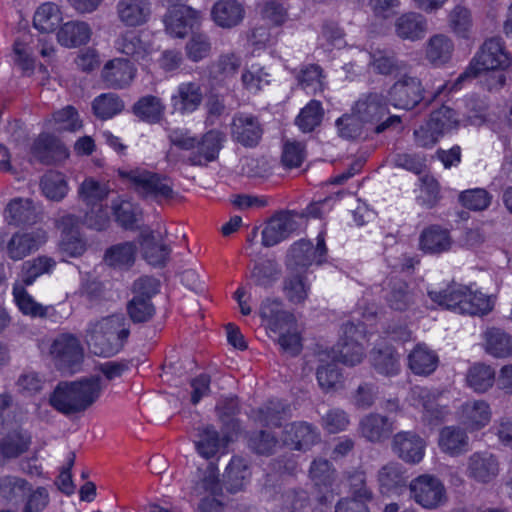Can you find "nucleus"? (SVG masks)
<instances>
[{
	"label": "nucleus",
	"mask_w": 512,
	"mask_h": 512,
	"mask_svg": "<svg viewBox=\"0 0 512 512\" xmlns=\"http://www.w3.org/2000/svg\"><path fill=\"white\" fill-rule=\"evenodd\" d=\"M430 127L435 129L443 136L445 133L456 128L459 125L458 114L450 107L442 105L439 109L434 110L428 120Z\"/></svg>",
	"instance_id": "obj_60"
},
{
	"label": "nucleus",
	"mask_w": 512,
	"mask_h": 512,
	"mask_svg": "<svg viewBox=\"0 0 512 512\" xmlns=\"http://www.w3.org/2000/svg\"><path fill=\"white\" fill-rule=\"evenodd\" d=\"M115 48L135 61H144L149 53V46L131 31L121 34L115 41Z\"/></svg>",
	"instance_id": "obj_43"
},
{
	"label": "nucleus",
	"mask_w": 512,
	"mask_h": 512,
	"mask_svg": "<svg viewBox=\"0 0 512 512\" xmlns=\"http://www.w3.org/2000/svg\"><path fill=\"white\" fill-rule=\"evenodd\" d=\"M391 104L396 108L410 110L424 99V88L419 78L403 75L389 89Z\"/></svg>",
	"instance_id": "obj_9"
},
{
	"label": "nucleus",
	"mask_w": 512,
	"mask_h": 512,
	"mask_svg": "<svg viewBox=\"0 0 512 512\" xmlns=\"http://www.w3.org/2000/svg\"><path fill=\"white\" fill-rule=\"evenodd\" d=\"M295 215L289 211L274 215L262 231V244L271 247L289 237L297 229Z\"/></svg>",
	"instance_id": "obj_15"
},
{
	"label": "nucleus",
	"mask_w": 512,
	"mask_h": 512,
	"mask_svg": "<svg viewBox=\"0 0 512 512\" xmlns=\"http://www.w3.org/2000/svg\"><path fill=\"white\" fill-rule=\"evenodd\" d=\"M259 314L267 327L279 332L293 323V315L283 309L279 299L266 298L260 305Z\"/></svg>",
	"instance_id": "obj_32"
},
{
	"label": "nucleus",
	"mask_w": 512,
	"mask_h": 512,
	"mask_svg": "<svg viewBox=\"0 0 512 512\" xmlns=\"http://www.w3.org/2000/svg\"><path fill=\"white\" fill-rule=\"evenodd\" d=\"M132 111L140 120L149 124H156L164 116L165 105L159 97L146 95L134 103Z\"/></svg>",
	"instance_id": "obj_40"
},
{
	"label": "nucleus",
	"mask_w": 512,
	"mask_h": 512,
	"mask_svg": "<svg viewBox=\"0 0 512 512\" xmlns=\"http://www.w3.org/2000/svg\"><path fill=\"white\" fill-rule=\"evenodd\" d=\"M55 261L46 256H40L32 261H26L22 267L21 284L32 285L37 277L49 273L55 266Z\"/></svg>",
	"instance_id": "obj_61"
},
{
	"label": "nucleus",
	"mask_w": 512,
	"mask_h": 512,
	"mask_svg": "<svg viewBox=\"0 0 512 512\" xmlns=\"http://www.w3.org/2000/svg\"><path fill=\"white\" fill-rule=\"evenodd\" d=\"M320 440L317 427L306 421L288 423L282 431L283 444L297 451L307 452Z\"/></svg>",
	"instance_id": "obj_11"
},
{
	"label": "nucleus",
	"mask_w": 512,
	"mask_h": 512,
	"mask_svg": "<svg viewBox=\"0 0 512 512\" xmlns=\"http://www.w3.org/2000/svg\"><path fill=\"white\" fill-rule=\"evenodd\" d=\"M198 439L195 440L197 452L204 458L210 459L225 445V438L220 439L213 426H206L198 430Z\"/></svg>",
	"instance_id": "obj_55"
},
{
	"label": "nucleus",
	"mask_w": 512,
	"mask_h": 512,
	"mask_svg": "<svg viewBox=\"0 0 512 512\" xmlns=\"http://www.w3.org/2000/svg\"><path fill=\"white\" fill-rule=\"evenodd\" d=\"M111 209L116 222L124 229H134L141 217V209L121 197L112 201Z\"/></svg>",
	"instance_id": "obj_46"
},
{
	"label": "nucleus",
	"mask_w": 512,
	"mask_h": 512,
	"mask_svg": "<svg viewBox=\"0 0 512 512\" xmlns=\"http://www.w3.org/2000/svg\"><path fill=\"white\" fill-rule=\"evenodd\" d=\"M379 485L384 492H389L394 488L406 484L402 466L396 462H390L384 465L378 472Z\"/></svg>",
	"instance_id": "obj_62"
},
{
	"label": "nucleus",
	"mask_w": 512,
	"mask_h": 512,
	"mask_svg": "<svg viewBox=\"0 0 512 512\" xmlns=\"http://www.w3.org/2000/svg\"><path fill=\"white\" fill-rule=\"evenodd\" d=\"M510 65V54L505 50L502 39L500 37H491L482 44L480 50L472 58L465 71L458 77L450 90L467 78H475L484 71L505 70Z\"/></svg>",
	"instance_id": "obj_5"
},
{
	"label": "nucleus",
	"mask_w": 512,
	"mask_h": 512,
	"mask_svg": "<svg viewBox=\"0 0 512 512\" xmlns=\"http://www.w3.org/2000/svg\"><path fill=\"white\" fill-rule=\"evenodd\" d=\"M426 441L414 431H400L394 434L391 442L393 453L408 464H418L422 461Z\"/></svg>",
	"instance_id": "obj_12"
},
{
	"label": "nucleus",
	"mask_w": 512,
	"mask_h": 512,
	"mask_svg": "<svg viewBox=\"0 0 512 512\" xmlns=\"http://www.w3.org/2000/svg\"><path fill=\"white\" fill-rule=\"evenodd\" d=\"M78 217L74 215L63 216L59 220V227L62 230L60 249L71 257H77L84 253L86 245L78 231Z\"/></svg>",
	"instance_id": "obj_23"
},
{
	"label": "nucleus",
	"mask_w": 512,
	"mask_h": 512,
	"mask_svg": "<svg viewBox=\"0 0 512 512\" xmlns=\"http://www.w3.org/2000/svg\"><path fill=\"white\" fill-rule=\"evenodd\" d=\"M309 285L304 274L291 273L284 280V293L287 299L295 304L303 303L308 296Z\"/></svg>",
	"instance_id": "obj_63"
},
{
	"label": "nucleus",
	"mask_w": 512,
	"mask_h": 512,
	"mask_svg": "<svg viewBox=\"0 0 512 512\" xmlns=\"http://www.w3.org/2000/svg\"><path fill=\"white\" fill-rule=\"evenodd\" d=\"M365 339L363 325L347 322L342 326V336L338 343L340 361L348 366H355L363 360Z\"/></svg>",
	"instance_id": "obj_8"
},
{
	"label": "nucleus",
	"mask_w": 512,
	"mask_h": 512,
	"mask_svg": "<svg viewBox=\"0 0 512 512\" xmlns=\"http://www.w3.org/2000/svg\"><path fill=\"white\" fill-rule=\"evenodd\" d=\"M454 51V41L443 33L432 35L425 43V59L434 67L448 64L452 60Z\"/></svg>",
	"instance_id": "obj_25"
},
{
	"label": "nucleus",
	"mask_w": 512,
	"mask_h": 512,
	"mask_svg": "<svg viewBox=\"0 0 512 512\" xmlns=\"http://www.w3.org/2000/svg\"><path fill=\"white\" fill-rule=\"evenodd\" d=\"M453 240L449 230L439 225L425 228L419 236V249L427 254H441L451 249Z\"/></svg>",
	"instance_id": "obj_28"
},
{
	"label": "nucleus",
	"mask_w": 512,
	"mask_h": 512,
	"mask_svg": "<svg viewBox=\"0 0 512 512\" xmlns=\"http://www.w3.org/2000/svg\"><path fill=\"white\" fill-rule=\"evenodd\" d=\"M251 475L248 460L241 456H234L225 469L223 482L229 492L236 493L249 484Z\"/></svg>",
	"instance_id": "obj_29"
},
{
	"label": "nucleus",
	"mask_w": 512,
	"mask_h": 512,
	"mask_svg": "<svg viewBox=\"0 0 512 512\" xmlns=\"http://www.w3.org/2000/svg\"><path fill=\"white\" fill-rule=\"evenodd\" d=\"M136 247L131 242L116 244L105 252V262L114 268L127 269L134 264Z\"/></svg>",
	"instance_id": "obj_50"
},
{
	"label": "nucleus",
	"mask_w": 512,
	"mask_h": 512,
	"mask_svg": "<svg viewBox=\"0 0 512 512\" xmlns=\"http://www.w3.org/2000/svg\"><path fill=\"white\" fill-rule=\"evenodd\" d=\"M410 491L415 501L424 508H436L446 500L443 484L433 476H419L411 482Z\"/></svg>",
	"instance_id": "obj_13"
},
{
	"label": "nucleus",
	"mask_w": 512,
	"mask_h": 512,
	"mask_svg": "<svg viewBox=\"0 0 512 512\" xmlns=\"http://www.w3.org/2000/svg\"><path fill=\"white\" fill-rule=\"evenodd\" d=\"M144 259L153 266H164L169 259L171 248L157 239L152 231L143 232L140 239Z\"/></svg>",
	"instance_id": "obj_36"
},
{
	"label": "nucleus",
	"mask_w": 512,
	"mask_h": 512,
	"mask_svg": "<svg viewBox=\"0 0 512 512\" xmlns=\"http://www.w3.org/2000/svg\"><path fill=\"white\" fill-rule=\"evenodd\" d=\"M313 263L317 264V258L312 242L300 240L291 245L286 256V267L290 273L305 274Z\"/></svg>",
	"instance_id": "obj_30"
},
{
	"label": "nucleus",
	"mask_w": 512,
	"mask_h": 512,
	"mask_svg": "<svg viewBox=\"0 0 512 512\" xmlns=\"http://www.w3.org/2000/svg\"><path fill=\"white\" fill-rule=\"evenodd\" d=\"M55 366L62 371L73 372L84 357L80 340L73 334L62 333L56 336L49 349Z\"/></svg>",
	"instance_id": "obj_7"
},
{
	"label": "nucleus",
	"mask_w": 512,
	"mask_h": 512,
	"mask_svg": "<svg viewBox=\"0 0 512 512\" xmlns=\"http://www.w3.org/2000/svg\"><path fill=\"white\" fill-rule=\"evenodd\" d=\"M388 114L389 102L381 92L363 94L353 107V115L363 123L375 124L374 131L378 134L401 124V118L397 115H390L381 121Z\"/></svg>",
	"instance_id": "obj_6"
},
{
	"label": "nucleus",
	"mask_w": 512,
	"mask_h": 512,
	"mask_svg": "<svg viewBox=\"0 0 512 512\" xmlns=\"http://www.w3.org/2000/svg\"><path fill=\"white\" fill-rule=\"evenodd\" d=\"M370 362L376 372L385 376L396 375L400 370V357L390 346L373 349L370 353Z\"/></svg>",
	"instance_id": "obj_41"
},
{
	"label": "nucleus",
	"mask_w": 512,
	"mask_h": 512,
	"mask_svg": "<svg viewBox=\"0 0 512 512\" xmlns=\"http://www.w3.org/2000/svg\"><path fill=\"white\" fill-rule=\"evenodd\" d=\"M203 99V87L199 81L182 82L171 96V106L177 113L190 114L201 106Z\"/></svg>",
	"instance_id": "obj_14"
},
{
	"label": "nucleus",
	"mask_w": 512,
	"mask_h": 512,
	"mask_svg": "<svg viewBox=\"0 0 512 512\" xmlns=\"http://www.w3.org/2000/svg\"><path fill=\"white\" fill-rule=\"evenodd\" d=\"M245 8L237 0H218L211 9V18L214 23L224 29H231L243 21Z\"/></svg>",
	"instance_id": "obj_24"
},
{
	"label": "nucleus",
	"mask_w": 512,
	"mask_h": 512,
	"mask_svg": "<svg viewBox=\"0 0 512 512\" xmlns=\"http://www.w3.org/2000/svg\"><path fill=\"white\" fill-rule=\"evenodd\" d=\"M279 274L280 270L277 263L272 260H265L255 264L250 278L255 286L267 289L276 282Z\"/></svg>",
	"instance_id": "obj_58"
},
{
	"label": "nucleus",
	"mask_w": 512,
	"mask_h": 512,
	"mask_svg": "<svg viewBox=\"0 0 512 512\" xmlns=\"http://www.w3.org/2000/svg\"><path fill=\"white\" fill-rule=\"evenodd\" d=\"M499 473L497 458L487 452H474L467 460V476L479 483H489Z\"/></svg>",
	"instance_id": "obj_17"
},
{
	"label": "nucleus",
	"mask_w": 512,
	"mask_h": 512,
	"mask_svg": "<svg viewBox=\"0 0 512 512\" xmlns=\"http://www.w3.org/2000/svg\"><path fill=\"white\" fill-rule=\"evenodd\" d=\"M117 172L119 177L127 181L131 188L142 198L163 204L171 202L177 197L174 183L168 176L141 168L133 170L118 169Z\"/></svg>",
	"instance_id": "obj_3"
},
{
	"label": "nucleus",
	"mask_w": 512,
	"mask_h": 512,
	"mask_svg": "<svg viewBox=\"0 0 512 512\" xmlns=\"http://www.w3.org/2000/svg\"><path fill=\"white\" fill-rule=\"evenodd\" d=\"M495 371L490 365L477 363L471 366L466 374V382L477 393H484L495 382Z\"/></svg>",
	"instance_id": "obj_48"
},
{
	"label": "nucleus",
	"mask_w": 512,
	"mask_h": 512,
	"mask_svg": "<svg viewBox=\"0 0 512 512\" xmlns=\"http://www.w3.org/2000/svg\"><path fill=\"white\" fill-rule=\"evenodd\" d=\"M26 286L18 282L13 286L12 294L17 307L24 315L45 318L48 315L49 307L36 302L26 291Z\"/></svg>",
	"instance_id": "obj_45"
},
{
	"label": "nucleus",
	"mask_w": 512,
	"mask_h": 512,
	"mask_svg": "<svg viewBox=\"0 0 512 512\" xmlns=\"http://www.w3.org/2000/svg\"><path fill=\"white\" fill-rule=\"evenodd\" d=\"M335 358L336 354L333 355L332 361L327 363H324L322 357L319 359L321 364L317 368L316 377L319 386L325 392L336 391L343 386V376Z\"/></svg>",
	"instance_id": "obj_44"
},
{
	"label": "nucleus",
	"mask_w": 512,
	"mask_h": 512,
	"mask_svg": "<svg viewBox=\"0 0 512 512\" xmlns=\"http://www.w3.org/2000/svg\"><path fill=\"white\" fill-rule=\"evenodd\" d=\"M5 218L10 225L26 226L36 223L38 214L31 199L15 198L6 206Z\"/></svg>",
	"instance_id": "obj_33"
},
{
	"label": "nucleus",
	"mask_w": 512,
	"mask_h": 512,
	"mask_svg": "<svg viewBox=\"0 0 512 512\" xmlns=\"http://www.w3.org/2000/svg\"><path fill=\"white\" fill-rule=\"evenodd\" d=\"M151 6L149 0H119L116 12L118 19L126 27H138L148 22Z\"/></svg>",
	"instance_id": "obj_21"
},
{
	"label": "nucleus",
	"mask_w": 512,
	"mask_h": 512,
	"mask_svg": "<svg viewBox=\"0 0 512 512\" xmlns=\"http://www.w3.org/2000/svg\"><path fill=\"white\" fill-rule=\"evenodd\" d=\"M110 190L105 183L99 182L94 178H86L79 186V199L87 206L102 205V202L108 197Z\"/></svg>",
	"instance_id": "obj_52"
},
{
	"label": "nucleus",
	"mask_w": 512,
	"mask_h": 512,
	"mask_svg": "<svg viewBox=\"0 0 512 512\" xmlns=\"http://www.w3.org/2000/svg\"><path fill=\"white\" fill-rule=\"evenodd\" d=\"M288 411L289 406L282 400L272 399L255 411V413L258 421L263 425L280 427Z\"/></svg>",
	"instance_id": "obj_54"
},
{
	"label": "nucleus",
	"mask_w": 512,
	"mask_h": 512,
	"mask_svg": "<svg viewBox=\"0 0 512 512\" xmlns=\"http://www.w3.org/2000/svg\"><path fill=\"white\" fill-rule=\"evenodd\" d=\"M438 446L443 453L452 457L467 453L470 450L467 429L456 425L443 427L439 432Z\"/></svg>",
	"instance_id": "obj_20"
},
{
	"label": "nucleus",
	"mask_w": 512,
	"mask_h": 512,
	"mask_svg": "<svg viewBox=\"0 0 512 512\" xmlns=\"http://www.w3.org/2000/svg\"><path fill=\"white\" fill-rule=\"evenodd\" d=\"M485 351L495 358H507L512 355V336L496 327L483 333Z\"/></svg>",
	"instance_id": "obj_38"
},
{
	"label": "nucleus",
	"mask_w": 512,
	"mask_h": 512,
	"mask_svg": "<svg viewBox=\"0 0 512 512\" xmlns=\"http://www.w3.org/2000/svg\"><path fill=\"white\" fill-rule=\"evenodd\" d=\"M408 365L414 374L429 375L438 365V356L424 345H417L408 356Z\"/></svg>",
	"instance_id": "obj_42"
},
{
	"label": "nucleus",
	"mask_w": 512,
	"mask_h": 512,
	"mask_svg": "<svg viewBox=\"0 0 512 512\" xmlns=\"http://www.w3.org/2000/svg\"><path fill=\"white\" fill-rule=\"evenodd\" d=\"M225 133L211 129L206 132L201 139H198L197 150L192 151L187 159L191 165H205L215 160L225 141Z\"/></svg>",
	"instance_id": "obj_16"
},
{
	"label": "nucleus",
	"mask_w": 512,
	"mask_h": 512,
	"mask_svg": "<svg viewBox=\"0 0 512 512\" xmlns=\"http://www.w3.org/2000/svg\"><path fill=\"white\" fill-rule=\"evenodd\" d=\"M129 334L125 317L113 314L90 321L85 330V340L95 355L109 357L123 348Z\"/></svg>",
	"instance_id": "obj_2"
},
{
	"label": "nucleus",
	"mask_w": 512,
	"mask_h": 512,
	"mask_svg": "<svg viewBox=\"0 0 512 512\" xmlns=\"http://www.w3.org/2000/svg\"><path fill=\"white\" fill-rule=\"evenodd\" d=\"M370 66L375 73L390 76L406 70L407 63L391 49H376L370 53Z\"/></svg>",
	"instance_id": "obj_35"
},
{
	"label": "nucleus",
	"mask_w": 512,
	"mask_h": 512,
	"mask_svg": "<svg viewBox=\"0 0 512 512\" xmlns=\"http://www.w3.org/2000/svg\"><path fill=\"white\" fill-rule=\"evenodd\" d=\"M46 241L43 231L16 233L7 244L8 256L13 260H21L36 251Z\"/></svg>",
	"instance_id": "obj_31"
},
{
	"label": "nucleus",
	"mask_w": 512,
	"mask_h": 512,
	"mask_svg": "<svg viewBox=\"0 0 512 512\" xmlns=\"http://www.w3.org/2000/svg\"><path fill=\"white\" fill-rule=\"evenodd\" d=\"M383 298L395 311H405L415 303V294L409 284L400 278H389L384 282Z\"/></svg>",
	"instance_id": "obj_18"
},
{
	"label": "nucleus",
	"mask_w": 512,
	"mask_h": 512,
	"mask_svg": "<svg viewBox=\"0 0 512 512\" xmlns=\"http://www.w3.org/2000/svg\"><path fill=\"white\" fill-rule=\"evenodd\" d=\"M263 133V125L257 116L245 112L234 114L231 122V138L236 143L247 148L256 147Z\"/></svg>",
	"instance_id": "obj_10"
},
{
	"label": "nucleus",
	"mask_w": 512,
	"mask_h": 512,
	"mask_svg": "<svg viewBox=\"0 0 512 512\" xmlns=\"http://www.w3.org/2000/svg\"><path fill=\"white\" fill-rule=\"evenodd\" d=\"M40 185L44 195L53 201L62 200L68 192L65 176L58 171L50 170L46 172L41 179Z\"/></svg>",
	"instance_id": "obj_57"
},
{
	"label": "nucleus",
	"mask_w": 512,
	"mask_h": 512,
	"mask_svg": "<svg viewBox=\"0 0 512 512\" xmlns=\"http://www.w3.org/2000/svg\"><path fill=\"white\" fill-rule=\"evenodd\" d=\"M31 153L44 164H51L67 156L65 147L56 137L49 134L39 135L31 147Z\"/></svg>",
	"instance_id": "obj_34"
},
{
	"label": "nucleus",
	"mask_w": 512,
	"mask_h": 512,
	"mask_svg": "<svg viewBox=\"0 0 512 512\" xmlns=\"http://www.w3.org/2000/svg\"><path fill=\"white\" fill-rule=\"evenodd\" d=\"M448 25L455 35L468 38L472 28V16L466 7L455 6L448 15Z\"/></svg>",
	"instance_id": "obj_64"
},
{
	"label": "nucleus",
	"mask_w": 512,
	"mask_h": 512,
	"mask_svg": "<svg viewBox=\"0 0 512 512\" xmlns=\"http://www.w3.org/2000/svg\"><path fill=\"white\" fill-rule=\"evenodd\" d=\"M394 430L393 422L379 413H369L359 422L360 435L371 443H381L389 438Z\"/></svg>",
	"instance_id": "obj_22"
},
{
	"label": "nucleus",
	"mask_w": 512,
	"mask_h": 512,
	"mask_svg": "<svg viewBox=\"0 0 512 512\" xmlns=\"http://www.w3.org/2000/svg\"><path fill=\"white\" fill-rule=\"evenodd\" d=\"M103 389L102 379L99 376L60 382L51 394L49 403L58 412L67 416L82 413L98 401Z\"/></svg>",
	"instance_id": "obj_1"
},
{
	"label": "nucleus",
	"mask_w": 512,
	"mask_h": 512,
	"mask_svg": "<svg viewBox=\"0 0 512 512\" xmlns=\"http://www.w3.org/2000/svg\"><path fill=\"white\" fill-rule=\"evenodd\" d=\"M31 490V483L26 479L15 475L0 477V498L6 502H18Z\"/></svg>",
	"instance_id": "obj_51"
},
{
	"label": "nucleus",
	"mask_w": 512,
	"mask_h": 512,
	"mask_svg": "<svg viewBox=\"0 0 512 512\" xmlns=\"http://www.w3.org/2000/svg\"><path fill=\"white\" fill-rule=\"evenodd\" d=\"M324 74L317 64L304 66L297 75L299 85L309 93L316 94L324 90Z\"/></svg>",
	"instance_id": "obj_59"
},
{
	"label": "nucleus",
	"mask_w": 512,
	"mask_h": 512,
	"mask_svg": "<svg viewBox=\"0 0 512 512\" xmlns=\"http://www.w3.org/2000/svg\"><path fill=\"white\" fill-rule=\"evenodd\" d=\"M394 27L400 39L418 41L428 32V20L421 13L406 12L395 20Z\"/></svg>",
	"instance_id": "obj_26"
},
{
	"label": "nucleus",
	"mask_w": 512,
	"mask_h": 512,
	"mask_svg": "<svg viewBox=\"0 0 512 512\" xmlns=\"http://www.w3.org/2000/svg\"><path fill=\"white\" fill-rule=\"evenodd\" d=\"M31 444V437L21 430H14L0 440V466L6 460L14 459L24 454Z\"/></svg>",
	"instance_id": "obj_39"
},
{
	"label": "nucleus",
	"mask_w": 512,
	"mask_h": 512,
	"mask_svg": "<svg viewBox=\"0 0 512 512\" xmlns=\"http://www.w3.org/2000/svg\"><path fill=\"white\" fill-rule=\"evenodd\" d=\"M62 20L59 7L51 2L42 4L35 12L34 27L42 33L55 31Z\"/></svg>",
	"instance_id": "obj_49"
},
{
	"label": "nucleus",
	"mask_w": 512,
	"mask_h": 512,
	"mask_svg": "<svg viewBox=\"0 0 512 512\" xmlns=\"http://www.w3.org/2000/svg\"><path fill=\"white\" fill-rule=\"evenodd\" d=\"M91 35L92 30L88 23L69 21L60 27L57 39L62 46L72 48L87 44Z\"/></svg>",
	"instance_id": "obj_37"
},
{
	"label": "nucleus",
	"mask_w": 512,
	"mask_h": 512,
	"mask_svg": "<svg viewBox=\"0 0 512 512\" xmlns=\"http://www.w3.org/2000/svg\"><path fill=\"white\" fill-rule=\"evenodd\" d=\"M491 409L484 400H473L464 403L460 409V423L468 431H478L491 420Z\"/></svg>",
	"instance_id": "obj_27"
},
{
	"label": "nucleus",
	"mask_w": 512,
	"mask_h": 512,
	"mask_svg": "<svg viewBox=\"0 0 512 512\" xmlns=\"http://www.w3.org/2000/svg\"><path fill=\"white\" fill-rule=\"evenodd\" d=\"M136 74V68L127 59L116 58L108 61L102 70V79L108 88L128 87Z\"/></svg>",
	"instance_id": "obj_19"
},
{
	"label": "nucleus",
	"mask_w": 512,
	"mask_h": 512,
	"mask_svg": "<svg viewBox=\"0 0 512 512\" xmlns=\"http://www.w3.org/2000/svg\"><path fill=\"white\" fill-rule=\"evenodd\" d=\"M309 478L319 490H328L335 483L337 472L329 460L316 458L310 465Z\"/></svg>",
	"instance_id": "obj_47"
},
{
	"label": "nucleus",
	"mask_w": 512,
	"mask_h": 512,
	"mask_svg": "<svg viewBox=\"0 0 512 512\" xmlns=\"http://www.w3.org/2000/svg\"><path fill=\"white\" fill-rule=\"evenodd\" d=\"M428 296L438 306L460 314L484 315L492 310V303L488 296L463 286H451L442 291H429Z\"/></svg>",
	"instance_id": "obj_4"
},
{
	"label": "nucleus",
	"mask_w": 512,
	"mask_h": 512,
	"mask_svg": "<svg viewBox=\"0 0 512 512\" xmlns=\"http://www.w3.org/2000/svg\"><path fill=\"white\" fill-rule=\"evenodd\" d=\"M125 108L123 100L114 93H104L96 97L92 102L95 116L101 120H107L121 113Z\"/></svg>",
	"instance_id": "obj_53"
},
{
	"label": "nucleus",
	"mask_w": 512,
	"mask_h": 512,
	"mask_svg": "<svg viewBox=\"0 0 512 512\" xmlns=\"http://www.w3.org/2000/svg\"><path fill=\"white\" fill-rule=\"evenodd\" d=\"M324 116V110L320 101L311 100L295 119L296 126L303 132L309 133L320 126Z\"/></svg>",
	"instance_id": "obj_56"
}]
</instances>
